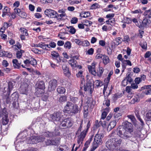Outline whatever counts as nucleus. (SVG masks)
Returning a JSON list of instances; mask_svg holds the SVG:
<instances>
[{
  "instance_id": "680f3d73",
  "label": "nucleus",
  "mask_w": 151,
  "mask_h": 151,
  "mask_svg": "<svg viewBox=\"0 0 151 151\" xmlns=\"http://www.w3.org/2000/svg\"><path fill=\"white\" fill-rule=\"evenodd\" d=\"M21 11V10L19 8H15L14 9V12L18 15L20 13Z\"/></svg>"
},
{
  "instance_id": "423d86ee",
  "label": "nucleus",
  "mask_w": 151,
  "mask_h": 151,
  "mask_svg": "<svg viewBox=\"0 0 151 151\" xmlns=\"http://www.w3.org/2000/svg\"><path fill=\"white\" fill-rule=\"evenodd\" d=\"M45 14L49 17L51 18H57L58 13L54 10L51 9H47L44 11Z\"/></svg>"
},
{
  "instance_id": "ea45409f",
  "label": "nucleus",
  "mask_w": 151,
  "mask_h": 151,
  "mask_svg": "<svg viewBox=\"0 0 151 151\" xmlns=\"http://www.w3.org/2000/svg\"><path fill=\"white\" fill-rule=\"evenodd\" d=\"M51 55L53 58H57L59 56V54L55 51L52 52H51Z\"/></svg>"
},
{
  "instance_id": "8fccbe9b",
  "label": "nucleus",
  "mask_w": 151,
  "mask_h": 151,
  "mask_svg": "<svg viewBox=\"0 0 151 151\" xmlns=\"http://www.w3.org/2000/svg\"><path fill=\"white\" fill-rule=\"evenodd\" d=\"M91 99H89L88 98H87L85 99V102L86 104V106H87L88 107L90 105V104L91 103Z\"/></svg>"
},
{
  "instance_id": "2f4dec72",
  "label": "nucleus",
  "mask_w": 151,
  "mask_h": 151,
  "mask_svg": "<svg viewBox=\"0 0 151 151\" xmlns=\"http://www.w3.org/2000/svg\"><path fill=\"white\" fill-rule=\"evenodd\" d=\"M127 117L131 120L133 123L135 124L136 123V120L134 116L132 115H128Z\"/></svg>"
},
{
  "instance_id": "393cba45",
  "label": "nucleus",
  "mask_w": 151,
  "mask_h": 151,
  "mask_svg": "<svg viewBox=\"0 0 151 151\" xmlns=\"http://www.w3.org/2000/svg\"><path fill=\"white\" fill-rule=\"evenodd\" d=\"M102 60L103 63L105 65H106L110 62V60L109 57L105 55H103Z\"/></svg>"
},
{
  "instance_id": "ddd939ff",
  "label": "nucleus",
  "mask_w": 151,
  "mask_h": 151,
  "mask_svg": "<svg viewBox=\"0 0 151 151\" xmlns=\"http://www.w3.org/2000/svg\"><path fill=\"white\" fill-rule=\"evenodd\" d=\"M73 104L70 102H67L66 106L64 107L63 111L65 113L69 114L70 111H71Z\"/></svg>"
},
{
  "instance_id": "1a4fd4ad",
  "label": "nucleus",
  "mask_w": 151,
  "mask_h": 151,
  "mask_svg": "<svg viewBox=\"0 0 151 151\" xmlns=\"http://www.w3.org/2000/svg\"><path fill=\"white\" fill-rule=\"evenodd\" d=\"M57 83L56 80L54 79L51 80L49 83L48 90L50 91H54L57 85Z\"/></svg>"
},
{
  "instance_id": "4be33fe9",
  "label": "nucleus",
  "mask_w": 151,
  "mask_h": 151,
  "mask_svg": "<svg viewBox=\"0 0 151 151\" xmlns=\"http://www.w3.org/2000/svg\"><path fill=\"white\" fill-rule=\"evenodd\" d=\"M12 62L15 68H19L20 67L21 62H18L17 59H13L12 60Z\"/></svg>"
},
{
  "instance_id": "09e8293b",
  "label": "nucleus",
  "mask_w": 151,
  "mask_h": 151,
  "mask_svg": "<svg viewBox=\"0 0 151 151\" xmlns=\"http://www.w3.org/2000/svg\"><path fill=\"white\" fill-rule=\"evenodd\" d=\"M19 16L22 18H25L27 17V14L25 12L21 11L20 13L19 14Z\"/></svg>"
},
{
  "instance_id": "774afa93",
  "label": "nucleus",
  "mask_w": 151,
  "mask_h": 151,
  "mask_svg": "<svg viewBox=\"0 0 151 151\" xmlns=\"http://www.w3.org/2000/svg\"><path fill=\"white\" fill-rule=\"evenodd\" d=\"M107 114V112L105 111H104L101 114V119H104L106 118Z\"/></svg>"
},
{
  "instance_id": "c85d7f7f",
  "label": "nucleus",
  "mask_w": 151,
  "mask_h": 151,
  "mask_svg": "<svg viewBox=\"0 0 151 151\" xmlns=\"http://www.w3.org/2000/svg\"><path fill=\"white\" fill-rule=\"evenodd\" d=\"M9 12V8L6 6L4 8V9L2 10V17H4L5 15H7V13Z\"/></svg>"
},
{
  "instance_id": "2eb2a0df",
  "label": "nucleus",
  "mask_w": 151,
  "mask_h": 151,
  "mask_svg": "<svg viewBox=\"0 0 151 151\" xmlns=\"http://www.w3.org/2000/svg\"><path fill=\"white\" fill-rule=\"evenodd\" d=\"M143 88L145 89V91L143 92L144 94L146 95L151 94V85L145 86Z\"/></svg>"
},
{
  "instance_id": "7c9ffc66",
  "label": "nucleus",
  "mask_w": 151,
  "mask_h": 151,
  "mask_svg": "<svg viewBox=\"0 0 151 151\" xmlns=\"http://www.w3.org/2000/svg\"><path fill=\"white\" fill-rule=\"evenodd\" d=\"M60 83L62 86L65 87L68 84V83L67 81V80L65 79L61 80Z\"/></svg>"
},
{
  "instance_id": "473e14b6",
  "label": "nucleus",
  "mask_w": 151,
  "mask_h": 151,
  "mask_svg": "<svg viewBox=\"0 0 151 151\" xmlns=\"http://www.w3.org/2000/svg\"><path fill=\"white\" fill-rule=\"evenodd\" d=\"M24 52V51L23 50H20V51H18L16 53L17 58L20 59L22 56V53Z\"/></svg>"
},
{
  "instance_id": "f3484780",
  "label": "nucleus",
  "mask_w": 151,
  "mask_h": 151,
  "mask_svg": "<svg viewBox=\"0 0 151 151\" xmlns=\"http://www.w3.org/2000/svg\"><path fill=\"white\" fill-rule=\"evenodd\" d=\"M95 67V64L94 63H92L91 66H88V68L89 72L91 73L94 76H95L96 73V72L94 69Z\"/></svg>"
},
{
  "instance_id": "c03bdc74",
  "label": "nucleus",
  "mask_w": 151,
  "mask_h": 151,
  "mask_svg": "<svg viewBox=\"0 0 151 151\" xmlns=\"http://www.w3.org/2000/svg\"><path fill=\"white\" fill-rule=\"evenodd\" d=\"M147 121H151V111H149L146 114Z\"/></svg>"
},
{
  "instance_id": "e433bc0d",
  "label": "nucleus",
  "mask_w": 151,
  "mask_h": 151,
  "mask_svg": "<svg viewBox=\"0 0 151 151\" xmlns=\"http://www.w3.org/2000/svg\"><path fill=\"white\" fill-rule=\"evenodd\" d=\"M105 97H105V100L103 102V104L104 105H106V106L108 107L110 105V101L108 99Z\"/></svg>"
},
{
  "instance_id": "338daca9",
  "label": "nucleus",
  "mask_w": 151,
  "mask_h": 151,
  "mask_svg": "<svg viewBox=\"0 0 151 151\" xmlns=\"http://www.w3.org/2000/svg\"><path fill=\"white\" fill-rule=\"evenodd\" d=\"M71 100L74 103H76L78 101V99L77 97H71L70 98Z\"/></svg>"
},
{
  "instance_id": "79ce46f5",
  "label": "nucleus",
  "mask_w": 151,
  "mask_h": 151,
  "mask_svg": "<svg viewBox=\"0 0 151 151\" xmlns=\"http://www.w3.org/2000/svg\"><path fill=\"white\" fill-rule=\"evenodd\" d=\"M65 48L68 49H70L71 47V44L69 42H66L64 45Z\"/></svg>"
},
{
  "instance_id": "dca6fc26",
  "label": "nucleus",
  "mask_w": 151,
  "mask_h": 151,
  "mask_svg": "<svg viewBox=\"0 0 151 151\" xmlns=\"http://www.w3.org/2000/svg\"><path fill=\"white\" fill-rule=\"evenodd\" d=\"M62 68L63 73L65 76L69 77L70 75V73L69 70V68L65 64H63L62 66Z\"/></svg>"
},
{
  "instance_id": "f257e3e1",
  "label": "nucleus",
  "mask_w": 151,
  "mask_h": 151,
  "mask_svg": "<svg viewBox=\"0 0 151 151\" xmlns=\"http://www.w3.org/2000/svg\"><path fill=\"white\" fill-rule=\"evenodd\" d=\"M83 121H82L76 133V135L77 137V142L78 144L79 147L83 143L89 127V122L87 124L86 128H85L84 129H83Z\"/></svg>"
},
{
  "instance_id": "412c9836",
  "label": "nucleus",
  "mask_w": 151,
  "mask_h": 151,
  "mask_svg": "<svg viewBox=\"0 0 151 151\" xmlns=\"http://www.w3.org/2000/svg\"><path fill=\"white\" fill-rule=\"evenodd\" d=\"M60 138H56L53 139H51V145H59L60 142Z\"/></svg>"
},
{
  "instance_id": "13d9d810",
  "label": "nucleus",
  "mask_w": 151,
  "mask_h": 151,
  "mask_svg": "<svg viewBox=\"0 0 151 151\" xmlns=\"http://www.w3.org/2000/svg\"><path fill=\"white\" fill-rule=\"evenodd\" d=\"M81 41L80 40L78 39H75L74 40L75 42L80 46H81Z\"/></svg>"
},
{
  "instance_id": "72a5a7b5",
  "label": "nucleus",
  "mask_w": 151,
  "mask_h": 151,
  "mask_svg": "<svg viewBox=\"0 0 151 151\" xmlns=\"http://www.w3.org/2000/svg\"><path fill=\"white\" fill-rule=\"evenodd\" d=\"M30 64L32 65L33 66H35L37 64L36 60L34 58H31L29 59Z\"/></svg>"
},
{
  "instance_id": "6e6552de",
  "label": "nucleus",
  "mask_w": 151,
  "mask_h": 151,
  "mask_svg": "<svg viewBox=\"0 0 151 151\" xmlns=\"http://www.w3.org/2000/svg\"><path fill=\"white\" fill-rule=\"evenodd\" d=\"M52 121L53 122L59 121L63 117V115L61 112H54L50 115Z\"/></svg>"
},
{
  "instance_id": "f704fd0d",
  "label": "nucleus",
  "mask_w": 151,
  "mask_h": 151,
  "mask_svg": "<svg viewBox=\"0 0 151 151\" xmlns=\"http://www.w3.org/2000/svg\"><path fill=\"white\" fill-rule=\"evenodd\" d=\"M90 43L87 40H85L81 41V46L87 47L89 45Z\"/></svg>"
},
{
  "instance_id": "4468645a",
  "label": "nucleus",
  "mask_w": 151,
  "mask_h": 151,
  "mask_svg": "<svg viewBox=\"0 0 151 151\" xmlns=\"http://www.w3.org/2000/svg\"><path fill=\"white\" fill-rule=\"evenodd\" d=\"M28 84L26 83L22 85L20 89V93L22 94H26L28 90Z\"/></svg>"
},
{
  "instance_id": "5701e85b",
  "label": "nucleus",
  "mask_w": 151,
  "mask_h": 151,
  "mask_svg": "<svg viewBox=\"0 0 151 151\" xmlns=\"http://www.w3.org/2000/svg\"><path fill=\"white\" fill-rule=\"evenodd\" d=\"M151 23V17L149 19L146 17L142 21V24L144 26L148 25Z\"/></svg>"
},
{
  "instance_id": "cd10ccee",
  "label": "nucleus",
  "mask_w": 151,
  "mask_h": 151,
  "mask_svg": "<svg viewBox=\"0 0 151 151\" xmlns=\"http://www.w3.org/2000/svg\"><path fill=\"white\" fill-rule=\"evenodd\" d=\"M53 133L52 132H50L48 131H47L44 132L43 134L42 137L45 136L46 137H52L53 136Z\"/></svg>"
},
{
  "instance_id": "69168bd1",
  "label": "nucleus",
  "mask_w": 151,
  "mask_h": 151,
  "mask_svg": "<svg viewBox=\"0 0 151 151\" xmlns=\"http://www.w3.org/2000/svg\"><path fill=\"white\" fill-rule=\"evenodd\" d=\"M126 80H127V81L128 82H129V83H131L132 81V78L131 77L129 76H128L126 77L125 78Z\"/></svg>"
},
{
  "instance_id": "a19ab883",
  "label": "nucleus",
  "mask_w": 151,
  "mask_h": 151,
  "mask_svg": "<svg viewBox=\"0 0 151 151\" xmlns=\"http://www.w3.org/2000/svg\"><path fill=\"white\" fill-rule=\"evenodd\" d=\"M144 14L147 16L146 17L148 18L149 19L150 17H151V12H150V10H146Z\"/></svg>"
},
{
  "instance_id": "aec40b11",
  "label": "nucleus",
  "mask_w": 151,
  "mask_h": 151,
  "mask_svg": "<svg viewBox=\"0 0 151 151\" xmlns=\"http://www.w3.org/2000/svg\"><path fill=\"white\" fill-rule=\"evenodd\" d=\"M24 142V141H22L21 140H17L14 142L15 149L17 150L18 148L20 147L22 144V143Z\"/></svg>"
},
{
  "instance_id": "0e129e2a",
  "label": "nucleus",
  "mask_w": 151,
  "mask_h": 151,
  "mask_svg": "<svg viewBox=\"0 0 151 151\" xmlns=\"http://www.w3.org/2000/svg\"><path fill=\"white\" fill-rule=\"evenodd\" d=\"M2 64L3 66L5 67H7L9 65V63L7 62V61L5 60H4L3 61Z\"/></svg>"
},
{
  "instance_id": "b1692460",
  "label": "nucleus",
  "mask_w": 151,
  "mask_h": 151,
  "mask_svg": "<svg viewBox=\"0 0 151 151\" xmlns=\"http://www.w3.org/2000/svg\"><path fill=\"white\" fill-rule=\"evenodd\" d=\"M65 123L67 126V127H70L73 125V122L69 118L65 119Z\"/></svg>"
},
{
  "instance_id": "e2e57ef3",
  "label": "nucleus",
  "mask_w": 151,
  "mask_h": 151,
  "mask_svg": "<svg viewBox=\"0 0 151 151\" xmlns=\"http://www.w3.org/2000/svg\"><path fill=\"white\" fill-rule=\"evenodd\" d=\"M95 84L97 86H100L102 85L100 81L96 80L95 82Z\"/></svg>"
},
{
  "instance_id": "6e6d98bb",
  "label": "nucleus",
  "mask_w": 151,
  "mask_h": 151,
  "mask_svg": "<svg viewBox=\"0 0 151 151\" xmlns=\"http://www.w3.org/2000/svg\"><path fill=\"white\" fill-rule=\"evenodd\" d=\"M6 52L3 50H0V57H5L6 55Z\"/></svg>"
},
{
  "instance_id": "4d7b16f0",
  "label": "nucleus",
  "mask_w": 151,
  "mask_h": 151,
  "mask_svg": "<svg viewBox=\"0 0 151 151\" xmlns=\"http://www.w3.org/2000/svg\"><path fill=\"white\" fill-rule=\"evenodd\" d=\"M42 48L44 50H49L50 49L49 48L48 44H43Z\"/></svg>"
},
{
  "instance_id": "37998d69",
  "label": "nucleus",
  "mask_w": 151,
  "mask_h": 151,
  "mask_svg": "<svg viewBox=\"0 0 151 151\" xmlns=\"http://www.w3.org/2000/svg\"><path fill=\"white\" fill-rule=\"evenodd\" d=\"M100 6L97 3H95L93 4L91 6V9H95L97 8H99Z\"/></svg>"
},
{
  "instance_id": "864d4df0",
  "label": "nucleus",
  "mask_w": 151,
  "mask_h": 151,
  "mask_svg": "<svg viewBox=\"0 0 151 151\" xmlns=\"http://www.w3.org/2000/svg\"><path fill=\"white\" fill-rule=\"evenodd\" d=\"M139 99V98L138 96H134L131 101V103L134 104L135 102L137 101Z\"/></svg>"
},
{
  "instance_id": "a211bd4d",
  "label": "nucleus",
  "mask_w": 151,
  "mask_h": 151,
  "mask_svg": "<svg viewBox=\"0 0 151 151\" xmlns=\"http://www.w3.org/2000/svg\"><path fill=\"white\" fill-rule=\"evenodd\" d=\"M93 138V135H92L89 139L88 140L86 141L84 147L82 150V151H86L88 147H89L91 141L92 140Z\"/></svg>"
},
{
  "instance_id": "4c0bfd02",
  "label": "nucleus",
  "mask_w": 151,
  "mask_h": 151,
  "mask_svg": "<svg viewBox=\"0 0 151 151\" xmlns=\"http://www.w3.org/2000/svg\"><path fill=\"white\" fill-rule=\"evenodd\" d=\"M83 23H84V25L86 26H90L92 23V22L91 21L87 20H84Z\"/></svg>"
},
{
  "instance_id": "f8f14e48",
  "label": "nucleus",
  "mask_w": 151,
  "mask_h": 151,
  "mask_svg": "<svg viewBox=\"0 0 151 151\" xmlns=\"http://www.w3.org/2000/svg\"><path fill=\"white\" fill-rule=\"evenodd\" d=\"M72 107L71 111H70V115H73L78 113L79 111L80 108L78 107L77 105L73 104Z\"/></svg>"
},
{
  "instance_id": "c9c22d12",
  "label": "nucleus",
  "mask_w": 151,
  "mask_h": 151,
  "mask_svg": "<svg viewBox=\"0 0 151 151\" xmlns=\"http://www.w3.org/2000/svg\"><path fill=\"white\" fill-rule=\"evenodd\" d=\"M9 121V120L7 118V116L5 115L3 118L2 124L3 125H6L8 124Z\"/></svg>"
},
{
  "instance_id": "20e7f679",
  "label": "nucleus",
  "mask_w": 151,
  "mask_h": 151,
  "mask_svg": "<svg viewBox=\"0 0 151 151\" xmlns=\"http://www.w3.org/2000/svg\"><path fill=\"white\" fill-rule=\"evenodd\" d=\"M104 137L103 133H100L98 132L95 135L92 147L91 149V151H94L99 146V145H101L102 143V139Z\"/></svg>"
},
{
  "instance_id": "39448f33",
  "label": "nucleus",
  "mask_w": 151,
  "mask_h": 151,
  "mask_svg": "<svg viewBox=\"0 0 151 151\" xmlns=\"http://www.w3.org/2000/svg\"><path fill=\"white\" fill-rule=\"evenodd\" d=\"M45 139L42 136H32L27 139V142L28 144H35L39 142H43Z\"/></svg>"
},
{
  "instance_id": "bb28decb",
  "label": "nucleus",
  "mask_w": 151,
  "mask_h": 151,
  "mask_svg": "<svg viewBox=\"0 0 151 151\" xmlns=\"http://www.w3.org/2000/svg\"><path fill=\"white\" fill-rule=\"evenodd\" d=\"M57 92L60 94H63L65 93L66 90L63 87L59 86L57 89Z\"/></svg>"
},
{
  "instance_id": "0eeeda50",
  "label": "nucleus",
  "mask_w": 151,
  "mask_h": 151,
  "mask_svg": "<svg viewBox=\"0 0 151 151\" xmlns=\"http://www.w3.org/2000/svg\"><path fill=\"white\" fill-rule=\"evenodd\" d=\"M70 58L71 59L68 61V63L73 68H74L77 66V62L76 60L78 59L79 56L78 55H71Z\"/></svg>"
},
{
  "instance_id": "052dcab7",
  "label": "nucleus",
  "mask_w": 151,
  "mask_h": 151,
  "mask_svg": "<svg viewBox=\"0 0 151 151\" xmlns=\"http://www.w3.org/2000/svg\"><path fill=\"white\" fill-rule=\"evenodd\" d=\"M49 49H50V47L52 48H54L56 47V43L54 42H50L49 44L48 45Z\"/></svg>"
},
{
  "instance_id": "7ed1b4c3",
  "label": "nucleus",
  "mask_w": 151,
  "mask_h": 151,
  "mask_svg": "<svg viewBox=\"0 0 151 151\" xmlns=\"http://www.w3.org/2000/svg\"><path fill=\"white\" fill-rule=\"evenodd\" d=\"M122 140L118 138L115 137L108 140L106 143L107 148L113 149H116L118 146L121 144Z\"/></svg>"
},
{
  "instance_id": "9d476101",
  "label": "nucleus",
  "mask_w": 151,
  "mask_h": 151,
  "mask_svg": "<svg viewBox=\"0 0 151 151\" xmlns=\"http://www.w3.org/2000/svg\"><path fill=\"white\" fill-rule=\"evenodd\" d=\"M83 87V89L85 91H88L90 94L91 93L94 87L93 83H87L86 85H84Z\"/></svg>"
},
{
  "instance_id": "de8ad7c7",
  "label": "nucleus",
  "mask_w": 151,
  "mask_h": 151,
  "mask_svg": "<svg viewBox=\"0 0 151 151\" xmlns=\"http://www.w3.org/2000/svg\"><path fill=\"white\" fill-rule=\"evenodd\" d=\"M83 115L85 117H86L87 116L88 113V107H86L84 109Z\"/></svg>"
},
{
  "instance_id": "bf43d9fd",
  "label": "nucleus",
  "mask_w": 151,
  "mask_h": 151,
  "mask_svg": "<svg viewBox=\"0 0 151 151\" xmlns=\"http://www.w3.org/2000/svg\"><path fill=\"white\" fill-rule=\"evenodd\" d=\"M131 13L132 14H141L142 12L141 10L139 9H138L136 10H135L134 11H132L131 12Z\"/></svg>"
},
{
  "instance_id": "58836bf2",
  "label": "nucleus",
  "mask_w": 151,
  "mask_h": 151,
  "mask_svg": "<svg viewBox=\"0 0 151 151\" xmlns=\"http://www.w3.org/2000/svg\"><path fill=\"white\" fill-rule=\"evenodd\" d=\"M67 97L65 96H62L60 97L59 99V101L60 103H63L66 101Z\"/></svg>"
},
{
  "instance_id": "a18cd8bd",
  "label": "nucleus",
  "mask_w": 151,
  "mask_h": 151,
  "mask_svg": "<svg viewBox=\"0 0 151 151\" xmlns=\"http://www.w3.org/2000/svg\"><path fill=\"white\" fill-rule=\"evenodd\" d=\"M104 71V69L102 67H100L99 68V69L98 72V75L99 76H100L102 75V74Z\"/></svg>"
},
{
  "instance_id": "6ab92c4d",
  "label": "nucleus",
  "mask_w": 151,
  "mask_h": 151,
  "mask_svg": "<svg viewBox=\"0 0 151 151\" xmlns=\"http://www.w3.org/2000/svg\"><path fill=\"white\" fill-rule=\"evenodd\" d=\"M116 124V123L115 121H111L109 123L107 128V130L110 131L114 127Z\"/></svg>"
},
{
  "instance_id": "c756f323",
  "label": "nucleus",
  "mask_w": 151,
  "mask_h": 151,
  "mask_svg": "<svg viewBox=\"0 0 151 151\" xmlns=\"http://www.w3.org/2000/svg\"><path fill=\"white\" fill-rule=\"evenodd\" d=\"M20 30L22 34V35H24L25 36H28L29 35L28 33L27 32V30L25 28L22 27L20 28Z\"/></svg>"
},
{
  "instance_id": "5fc2aeb1",
  "label": "nucleus",
  "mask_w": 151,
  "mask_h": 151,
  "mask_svg": "<svg viewBox=\"0 0 151 151\" xmlns=\"http://www.w3.org/2000/svg\"><path fill=\"white\" fill-rule=\"evenodd\" d=\"M140 45L141 47L143 49H146L147 47V43L145 42H143L141 43Z\"/></svg>"
},
{
  "instance_id": "603ef678",
  "label": "nucleus",
  "mask_w": 151,
  "mask_h": 151,
  "mask_svg": "<svg viewBox=\"0 0 151 151\" xmlns=\"http://www.w3.org/2000/svg\"><path fill=\"white\" fill-rule=\"evenodd\" d=\"M121 38L120 37H117L115 39V41H116V45H118L120 43H122V41L121 40Z\"/></svg>"
},
{
  "instance_id": "9b49d317",
  "label": "nucleus",
  "mask_w": 151,
  "mask_h": 151,
  "mask_svg": "<svg viewBox=\"0 0 151 151\" xmlns=\"http://www.w3.org/2000/svg\"><path fill=\"white\" fill-rule=\"evenodd\" d=\"M37 87L36 88V92H38V91L40 90V93H43L44 92V89L45 88V86L44 82L42 81H40L36 84Z\"/></svg>"
},
{
  "instance_id": "49530a36",
  "label": "nucleus",
  "mask_w": 151,
  "mask_h": 151,
  "mask_svg": "<svg viewBox=\"0 0 151 151\" xmlns=\"http://www.w3.org/2000/svg\"><path fill=\"white\" fill-rule=\"evenodd\" d=\"M78 21V19L77 17H73L72 18L70 22L72 24H75L77 23Z\"/></svg>"
},
{
  "instance_id": "3c124183",
  "label": "nucleus",
  "mask_w": 151,
  "mask_h": 151,
  "mask_svg": "<svg viewBox=\"0 0 151 151\" xmlns=\"http://www.w3.org/2000/svg\"><path fill=\"white\" fill-rule=\"evenodd\" d=\"M12 25V24L11 23H8L7 22H5L4 24V29H7L9 27L11 26Z\"/></svg>"
},
{
  "instance_id": "a878e982",
  "label": "nucleus",
  "mask_w": 151,
  "mask_h": 151,
  "mask_svg": "<svg viewBox=\"0 0 151 151\" xmlns=\"http://www.w3.org/2000/svg\"><path fill=\"white\" fill-rule=\"evenodd\" d=\"M90 13L89 12H82L80 14V17H81L86 18L90 16Z\"/></svg>"
},
{
  "instance_id": "f03ea898",
  "label": "nucleus",
  "mask_w": 151,
  "mask_h": 151,
  "mask_svg": "<svg viewBox=\"0 0 151 151\" xmlns=\"http://www.w3.org/2000/svg\"><path fill=\"white\" fill-rule=\"evenodd\" d=\"M124 130H119L117 134L121 137L127 139L132 136L133 134V129L132 125L130 123H126L124 127Z\"/></svg>"
}]
</instances>
